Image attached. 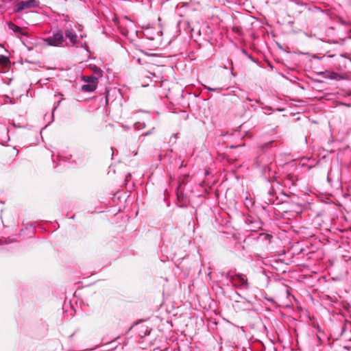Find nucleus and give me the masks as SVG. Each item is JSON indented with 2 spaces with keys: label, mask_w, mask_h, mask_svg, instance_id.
<instances>
[{
  "label": "nucleus",
  "mask_w": 351,
  "mask_h": 351,
  "mask_svg": "<svg viewBox=\"0 0 351 351\" xmlns=\"http://www.w3.org/2000/svg\"><path fill=\"white\" fill-rule=\"evenodd\" d=\"M223 275L230 280L234 287L243 289H247L249 288L247 279L245 275L239 273H234L232 271H229Z\"/></svg>",
  "instance_id": "1"
},
{
  "label": "nucleus",
  "mask_w": 351,
  "mask_h": 351,
  "mask_svg": "<svg viewBox=\"0 0 351 351\" xmlns=\"http://www.w3.org/2000/svg\"><path fill=\"white\" fill-rule=\"evenodd\" d=\"M43 40L45 44L49 46L61 47L63 45L64 38L63 34L60 31L57 30L53 33L52 36L45 38Z\"/></svg>",
  "instance_id": "2"
},
{
  "label": "nucleus",
  "mask_w": 351,
  "mask_h": 351,
  "mask_svg": "<svg viewBox=\"0 0 351 351\" xmlns=\"http://www.w3.org/2000/svg\"><path fill=\"white\" fill-rule=\"evenodd\" d=\"M38 1L36 0L19 1L17 4L15 5L14 12L16 13H19L26 9L36 8L38 6Z\"/></svg>",
  "instance_id": "3"
},
{
  "label": "nucleus",
  "mask_w": 351,
  "mask_h": 351,
  "mask_svg": "<svg viewBox=\"0 0 351 351\" xmlns=\"http://www.w3.org/2000/svg\"><path fill=\"white\" fill-rule=\"evenodd\" d=\"M84 80L86 82L82 86V90L85 92L94 91L97 86L98 80L94 76H87L83 77Z\"/></svg>",
  "instance_id": "4"
},
{
  "label": "nucleus",
  "mask_w": 351,
  "mask_h": 351,
  "mask_svg": "<svg viewBox=\"0 0 351 351\" xmlns=\"http://www.w3.org/2000/svg\"><path fill=\"white\" fill-rule=\"evenodd\" d=\"M8 26L10 29L13 31L16 34H19L25 36H27V35H28L27 32H23L21 27H20L19 26L16 25V24H14V23L11 22V21H10L8 23Z\"/></svg>",
  "instance_id": "5"
},
{
  "label": "nucleus",
  "mask_w": 351,
  "mask_h": 351,
  "mask_svg": "<svg viewBox=\"0 0 351 351\" xmlns=\"http://www.w3.org/2000/svg\"><path fill=\"white\" fill-rule=\"evenodd\" d=\"M138 336L141 338L146 337L150 334L151 329L146 325L142 324L137 327Z\"/></svg>",
  "instance_id": "6"
},
{
  "label": "nucleus",
  "mask_w": 351,
  "mask_h": 351,
  "mask_svg": "<svg viewBox=\"0 0 351 351\" xmlns=\"http://www.w3.org/2000/svg\"><path fill=\"white\" fill-rule=\"evenodd\" d=\"M64 34L66 38L70 40L73 45L77 43V36L73 29H66Z\"/></svg>",
  "instance_id": "7"
},
{
  "label": "nucleus",
  "mask_w": 351,
  "mask_h": 351,
  "mask_svg": "<svg viewBox=\"0 0 351 351\" xmlns=\"http://www.w3.org/2000/svg\"><path fill=\"white\" fill-rule=\"evenodd\" d=\"M123 25H125V32L123 31L122 33L125 35H127V33H128L127 28L132 27V21L128 16H125L124 19H123L122 24L120 25V27H121V26Z\"/></svg>",
  "instance_id": "8"
},
{
  "label": "nucleus",
  "mask_w": 351,
  "mask_h": 351,
  "mask_svg": "<svg viewBox=\"0 0 351 351\" xmlns=\"http://www.w3.org/2000/svg\"><path fill=\"white\" fill-rule=\"evenodd\" d=\"M274 143L275 141H270L269 142H267L265 143H263V144H261L260 146H259V148L263 151V152H265L266 150H267L268 149L271 148V147H276V145H274Z\"/></svg>",
  "instance_id": "9"
},
{
  "label": "nucleus",
  "mask_w": 351,
  "mask_h": 351,
  "mask_svg": "<svg viewBox=\"0 0 351 351\" xmlns=\"http://www.w3.org/2000/svg\"><path fill=\"white\" fill-rule=\"evenodd\" d=\"M10 63V60H9V58L6 56H0V64L5 68L8 66V65Z\"/></svg>",
  "instance_id": "10"
},
{
  "label": "nucleus",
  "mask_w": 351,
  "mask_h": 351,
  "mask_svg": "<svg viewBox=\"0 0 351 351\" xmlns=\"http://www.w3.org/2000/svg\"><path fill=\"white\" fill-rule=\"evenodd\" d=\"M204 88L209 91H215V90L220 91L221 90L220 88H210V87L206 86H204Z\"/></svg>",
  "instance_id": "11"
},
{
  "label": "nucleus",
  "mask_w": 351,
  "mask_h": 351,
  "mask_svg": "<svg viewBox=\"0 0 351 351\" xmlns=\"http://www.w3.org/2000/svg\"><path fill=\"white\" fill-rule=\"evenodd\" d=\"M151 134V132H147L145 134V136H147Z\"/></svg>",
  "instance_id": "12"
},
{
  "label": "nucleus",
  "mask_w": 351,
  "mask_h": 351,
  "mask_svg": "<svg viewBox=\"0 0 351 351\" xmlns=\"http://www.w3.org/2000/svg\"><path fill=\"white\" fill-rule=\"evenodd\" d=\"M256 103H258V104H260V103H261V101H260L259 100H256Z\"/></svg>",
  "instance_id": "13"
},
{
  "label": "nucleus",
  "mask_w": 351,
  "mask_h": 351,
  "mask_svg": "<svg viewBox=\"0 0 351 351\" xmlns=\"http://www.w3.org/2000/svg\"><path fill=\"white\" fill-rule=\"evenodd\" d=\"M247 99L248 101H252V99H250V98H248V97L247 98Z\"/></svg>",
  "instance_id": "14"
},
{
  "label": "nucleus",
  "mask_w": 351,
  "mask_h": 351,
  "mask_svg": "<svg viewBox=\"0 0 351 351\" xmlns=\"http://www.w3.org/2000/svg\"><path fill=\"white\" fill-rule=\"evenodd\" d=\"M254 106H255V104H252L251 105V107L254 108Z\"/></svg>",
  "instance_id": "15"
},
{
  "label": "nucleus",
  "mask_w": 351,
  "mask_h": 351,
  "mask_svg": "<svg viewBox=\"0 0 351 351\" xmlns=\"http://www.w3.org/2000/svg\"><path fill=\"white\" fill-rule=\"evenodd\" d=\"M254 106H255V104H252L251 105V107L254 108Z\"/></svg>",
  "instance_id": "16"
},
{
  "label": "nucleus",
  "mask_w": 351,
  "mask_h": 351,
  "mask_svg": "<svg viewBox=\"0 0 351 351\" xmlns=\"http://www.w3.org/2000/svg\"><path fill=\"white\" fill-rule=\"evenodd\" d=\"M2 244H3V243L1 242V241H0V245H2Z\"/></svg>",
  "instance_id": "17"
}]
</instances>
